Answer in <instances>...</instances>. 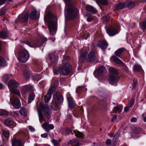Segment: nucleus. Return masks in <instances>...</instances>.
I'll list each match as a JSON object with an SVG mask.
<instances>
[{
	"instance_id": "nucleus-1",
	"label": "nucleus",
	"mask_w": 146,
	"mask_h": 146,
	"mask_svg": "<svg viewBox=\"0 0 146 146\" xmlns=\"http://www.w3.org/2000/svg\"><path fill=\"white\" fill-rule=\"evenodd\" d=\"M92 47L91 51L88 54L86 52L82 53L79 58V61L81 62H84L86 61L89 62H93L98 57L97 51L96 49L94 46Z\"/></svg>"
},
{
	"instance_id": "nucleus-2",
	"label": "nucleus",
	"mask_w": 146,
	"mask_h": 146,
	"mask_svg": "<svg viewBox=\"0 0 146 146\" xmlns=\"http://www.w3.org/2000/svg\"><path fill=\"white\" fill-rule=\"evenodd\" d=\"M71 66L69 63H63L62 65L59 68H56L53 70L54 74H57L59 73L62 75H66L71 71Z\"/></svg>"
},
{
	"instance_id": "nucleus-3",
	"label": "nucleus",
	"mask_w": 146,
	"mask_h": 146,
	"mask_svg": "<svg viewBox=\"0 0 146 146\" xmlns=\"http://www.w3.org/2000/svg\"><path fill=\"white\" fill-rule=\"evenodd\" d=\"M66 4L65 11L70 18H74L78 14L77 10L72 5L71 0H64Z\"/></svg>"
},
{
	"instance_id": "nucleus-4",
	"label": "nucleus",
	"mask_w": 146,
	"mask_h": 146,
	"mask_svg": "<svg viewBox=\"0 0 146 146\" xmlns=\"http://www.w3.org/2000/svg\"><path fill=\"white\" fill-rule=\"evenodd\" d=\"M29 56L28 51L25 49H22L18 53L17 59L21 62L25 63L28 60Z\"/></svg>"
},
{
	"instance_id": "nucleus-5",
	"label": "nucleus",
	"mask_w": 146,
	"mask_h": 146,
	"mask_svg": "<svg viewBox=\"0 0 146 146\" xmlns=\"http://www.w3.org/2000/svg\"><path fill=\"white\" fill-rule=\"evenodd\" d=\"M48 29L50 34L52 36L56 33V23L53 17L50 18L48 21Z\"/></svg>"
},
{
	"instance_id": "nucleus-6",
	"label": "nucleus",
	"mask_w": 146,
	"mask_h": 146,
	"mask_svg": "<svg viewBox=\"0 0 146 146\" xmlns=\"http://www.w3.org/2000/svg\"><path fill=\"white\" fill-rule=\"evenodd\" d=\"M63 101L62 96L59 92H56L53 96L52 104L55 106H58V105L62 103Z\"/></svg>"
},
{
	"instance_id": "nucleus-7",
	"label": "nucleus",
	"mask_w": 146,
	"mask_h": 146,
	"mask_svg": "<svg viewBox=\"0 0 146 146\" xmlns=\"http://www.w3.org/2000/svg\"><path fill=\"white\" fill-rule=\"evenodd\" d=\"M46 38L44 37H42L41 38V43L39 42L38 40H36L31 42V43L27 41H25L24 43L32 47H37L42 45L43 43L47 40Z\"/></svg>"
},
{
	"instance_id": "nucleus-8",
	"label": "nucleus",
	"mask_w": 146,
	"mask_h": 146,
	"mask_svg": "<svg viewBox=\"0 0 146 146\" xmlns=\"http://www.w3.org/2000/svg\"><path fill=\"white\" fill-rule=\"evenodd\" d=\"M39 106L41 109L44 112V117L47 119H49L52 113L49 107L46 105L44 106L41 103H40Z\"/></svg>"
},
{
	"instance_id": "nucleus-9",
	"label": "nucleus",
	"mask_w": 146,
	"mask_h": 146,
	"mask_svg": "<svg viewBox=\"0 0 146 146\" xmlns=\"http://www.w3.org/2000/svg\"><path fill=\"white\" fill-rule=\"evenodd\" d=\"M29 13L26 12L20 15L16 20L17 22H24L28 21L29 17Z\"/></svg>"
},
{
	"instance_id": "nucleus-10",
	"label": "nucleus",
	"mask_w": 146,
	"mask_h": 146,
	"mask_svg": "<svg viewBox=\"0 0 146 146\" xmlns=\"http://www.w3.org/2000/svg\"><path fill=\"white\" fill-rule=\"evenodd\" d=\"M13 100H12L11 98H10V101L12 102V104L13 106L16 109H19L21 106V104L19 99L18 98H14Z\"/></svg>"
},
{
	"instance_id": "nucleus-11",
	"label": "nucleus",
	"mask_w": 146,
	"mask_h": 146,
	"mask_svg": "<svg viewBox=\"0 0 146 146\" xmlns=\"http://www.w3.org/2000/svg\"><path fill=\"white\" fill-rule=\"evenodd\" d=\"M119 79V77L117 75H113V74H110L109 77V82L112 85L117 82Z\"/></svg>"
},
{
	"instance_id": "nucleus-12",
	"label": "nucleus",
	"mask_w": 146,
	"mask_h": 146,
	"mask_svg": "<svg viewBox=\"0 0 146 146\" xmlns=\"http://www.w3.org/2000/svg\"><path fill=\"white\" fill-rule=\"evenodd\" d=\"M42 127L47 132L49 131L50 130L54 128V126L53 124H49L46 122L44 123L42 125Z\"/></svg>"
},
{
	"instance_id": "nucleus-13",
	"label": "nucleus",
	"mask_w": 146,
	"mask_h": 146,
	"mask_svg": "<svg viewBox=\"0 0 146 146\" xmlns=\"http://www.w3.org/2000/svg\"><path fill=\"white\" fill-rule=\"evenodd\" d=\"M19 84L14 80H11L8 83V86L10 88H17L19 86Z\"/></svg>"
},
{
	"instance_id": "nucleus-14",
	"label": "nucleus",
	"mask_w": 146,
	"mask_h": 146,
	"mask_svg": "<svg viewBox=\"0 0 146 146\" xmlns=\"http://www.w3.org/2000/svg\"><path fill=\"white\" fill-rule=\"evenodd\" d=\"M106 32L110 36H113L118 33L117 30L115 29L109 28L106 29Z\"/></svg>"
},
{
	"instance_id": "nucleus-15",
	"label": "nucleus",
	"mask_w": 146,
	"mask_h": 146,
	"mask_svg": "<svg viewBox=\"0 0 146 146\" xmlns=\"http://www.w3.org/2000/svg\"><path fill=\"white\" fill-rule=\"evenodd\" d=\"M108 45V43L106 41H100L98 44V46L103 50L106 49Z\"/></svg>"
},
{
	"instance_id": "nucleus-16",
	"label": "nucleus",
	"mask_w": 146,
	"mask_h": 146,
	"mask_svg": "<svg viewBox=\"0 0 146 146\" xmlns=\"http://www.w3.org/2000/svg\"><path fill=\"white\" fill-rule=\"evenodd\" d=\"M12 146H21V140L14 138L12 140Z\"/></svg>"
},
{
	"instance_id": "nucleus-17",
	"label": "nucleus",
	"mask_w": 146,
	"mask_h": 146,
	"mask_svg": "<svg viewBox=\"0 0 146 146\" xmlns=\"http://www.w3.org/2000/svg\"><path fill=\"white\" fill-rule=\"evenodd\" d=\"M110 59L112 61L116 63L120 64L121 66H123L124 65V63L122 62L121 60L115 56L111 57Z\"/></svg>"
},
{
	"instance_id": "nucleus-18",
	"label": "nucleus",
	"mask_w": 146,
	"mask_h": 146,
	"mask_svg": "<svg viewBox=\"0 0 146 146\" xmlns=\"http://www.w3.org/2000/svg\"><path fill=\"white\" fill-rule=\"evenodd\" d=\"M29 91H34L33 87L30 85H25L22 89V92L24 93H25Z\"/></svg>"
},
{
	"instance_id": "nucleus-19",
	"label": "nucleus",
	"mask_w": 146,
	"mask_h": 146,
	"mask_svg": "<svg viewBox=\"0 0 146 146\" xmlns=\"http://www.w3.org/2000/svg\"><path fill=\"white\" fill-rule=\"evenodd\" d=\"M126 7L131 9L135 6V2L131 1H127L125 2Z\"/></svg>"
},
{
	"instance_id": "nucleus-20",
	"label": "nucleus",
	"mask_w": 146,
	"mask_h": 146,
	"mask_svg": "<svg viewBox=\"0 0 146 146\" xmlns=\"http://www.w3.org/2000/svg\"><path fill=\"white\" fill-rule=\"evenodd\" d=\"M36 13V10L35 9H33L30 14V17L33 19H36L38 17V15H37Z\"/></svg>"
},
{
	"instance_id": "nucleus-21",
	"label": "nucleus",
	"mask_w": 146,
	"mask_h": 146,
	"mask_svg": "<svg viewBox=\"0 0 146 146\" xmlns=\"http://www.w3.org/2000/svg\"><path fill=\"white\" fill-rule=\"evenodd\" d=\"M4 123L5 125L8 126H11L15 125L14 121L10 119H5L4 121Z\"/></svg>"
},
{
	"instance_id": "nucleus-22",
	"label": "nucleus",
	"mask_w": 146,
	"mask_h": 146,
	"mask_svg": "<svg viewBox=\"0 0 146 146\" xmlns=\"http://www.w3.org/2000/svg\"><path fill=\"white\" fill-rule=\"evenodd\" d=\"M106 69L103 66H102L97 70V73L99 76H101L103 73L106 72Z\"/></svg>"
},
{
	"instance_id": "nucleus-23",
	"label": "nucleus",
	"mask_w": 146,
	"mask_h": 146,
	"mask_svg": "<svg viewBox=\"0 0 146 146\" xmlns=\"http://www.w3.org/2000/svg\"><path fill=\"white\" fill-rule=\"evenodd\" d=\"M86 10L89 12H91L93 13H95L96 11L95 8L91 5H89L86 6Z\"/></svg>"
},
{
	"instance_id": "nucleus-24",
	"label": "nucleus",
	"mask_w": 146,
	"mask_h": 146,
	"mask_svg": "<svg viewBox=\"0 0 146 146\" xmlns=\"http://www.w3.org/2000/svg\"><path fill=\"white\" fill-rule=\"evenodd\" d=\"M122 110V106H117L113 108V111L114 113H119L121 112Z\"/></svg>"
},
{
	"instance_id": "nucleus-25",
	"label": "nucleus",
	"mask_w": 146,
	"mask_h": 146,
	"mask_svg": "<svg viewBox=\"0 0 146 146\" xmlns=\"http://www.w3.org/2000/svg\"><path fill=\"white\" fill-rule=\"evenodd\" d=\"M9 90L10 91L12 94H16L20 97H21L20 93L18 90L17 89L12 88H10Z\"/></svg>"
},
{
	"instance_id": "nucleus-26",
	"label": "nucleus",
	"mask_w": 146,
	"mask_h": 146,
	"mask_svg": "<svg viewBox=\"0 0 146 146\" xmlns=\"http://www.w3.org/2000/svg\"><path fill=\"white\" fill-rule=\"evenodd\" d=\"M125 49L123 48H121L119 49L115 52V55L118 56L120 57L122 53L125 51Z\"/></svg>"
},
{
	"instance_id": "nucleus-27",
	"label": "nucleus",
	"mask_w": 146,
	"mask_h": 146,
	"mask_svg": "<svg viewBox=\"0 0 146 146\" xmlns=\"http://www.w3.org/2000/svg\"><path fill=\"white\" fill-rule=\"evenodd\" d=\"M126 7L125 3H121L118 4L115 6L116 9H121Z\"/></svg>"
},
{
	"instance_id": "nucleus-28",
	"label": "nucleus",
	"mask_w": 146,
	"mask_h": 146,
	"mask_svg": "<svg viewBox=\"0 0 146 146\" xmlns=\"http://www.w3.org/2000/svg\"><path fill=\"white\" fill-rule=\"evenodd\" d=\"M38 112L39 121L40 123H42L44 121V116L40 109H38Z\"/></svg>"
},
{
	"instance_id": "nucleus-29",
	"label": "nucleus",
	"mask_w": 146,
	"mask_h": 146,
	"mask_svg": "<svg viewBox=\"0 0 146 146\" xmlns=\"http://www.w3.org/2000/svg\"><path fill=\"white\" fill-rule=\"evenodd\" d=\"M11 76L8 74H5L2 77L3 81L6 84H8V80L9 79Z\"/></svg>"
},
{
	"instance_id": "nucleus-30",
	"label": "nucleus",
	"mask_w": 146,
	"mask_h": 146,
	"mask_svg": "<svg viewBox=\"0 0 146 146\" xmlns=\"http://www.w3.org/2000/svg\"><path fill=\"white\" fill-rule=\"evenodd\" d=\"M23 73L24 76L26 78H30L31 74L28 69H25L23 71Z\"/></svg>"
},
{
	"instance_id": "nucleus-31",
	"label": "nucleus",
	"mask_w": 146,
	"mask_h": 146,
	"mask_svg": "<svg viewBox=\"0 0 146 146\" xmlns=\"http://www.w3.org/2000/svg\"><path fill=\"white\" fill-rule=\"evenodd\" d=\"M7 65L6 61L2 56H0V66H5Z\"/></svg>"
},
{
	"instance_id": "nucleus-32",
	"label": "nucleus",
	"mask_w": 146,
	"mask_h": 146,
	"mask_svg": "<svg viewBox=\"0 0 146 146\" xmlns=\"http://www.w3.org/2000/svg\"><path fill=\"white\" fill-rule=\"evenodd\" d=\"M109 70L111 73L110 74H113V75H117L118 72L116 69L114 68H110L109 69Z\"/></svg>"
},
{
	"instance_id": "nucleus-33",
	"label": "nucleus",
	"mask_w": 146,
	"mask_h": 146,
	"mask_svg": "<svg viewBox=\"0 0 146 146\" xmlns=\"http://www.w3.org/2000/svg\"><path fill=\"white\" fill-rule=\"evenodd\" d=\"M8 36V34L5 31L0 32V38H6Z\"/></svg>"
},
{
	"instance_id": "nucleus-34",
	"label": "nucleus",
	"mask_w": 146,
	"mask_h": 146,
	"mask_svg": "<svg viewBox=\"0 0 146 146\" xmlns=\"http://www.w3.org/2000/svg\"><path fill=\"white\" fill-rule=\"evenodd\" d=\"M35 95L33 93H32L29 95L28 99V102L31 103L34 99Z\"/></svg>"
},
{
	"instance_id": "nucleus-35",
	"label": "nucleus",
	"mask_w": 146,
	"mask_h": 146,
	"mask_svg": "<svg viewBox=\"0 0 146 146\" xmlns=\"http://www.w3.org/2000/svg\"><path fill=\"white\" fill-rule=\"evenodd\" d=\"M51 95L50 94H49L47 93L44 96V101L46 103H48L50 101L51 98Z\"/></svg>"
},
{
	"instance_id": "nucleus-36",
	"label": "nucleus",
	"mask_w": 146,
	"mask_h": 146,
	"mask_svg": "<svg viewBox=\"0 0 146 146\" xmlns=\"http://www.w3.org/2000/svg\"><path fill=\"white\" fill-rule=\"evenodd\" d=\"M133 68L134 70L135 71H139L141 70V67L139 65H134Z\"/></svg>"
},
{
	"instance_id": "nucleus-37",
	"label": "nucleus",
	"mask_w": 146,
	"mask_h": 146,
	"mask_svg": "<svg viewBox=\"0 0 146 146\" xmlns=\"http://www.w3.org/2000/svg\"><path fill=\"white\" fill-rule=\"evenodd\" d=\"M8 113L7 111L3 109L0 110V116H6L8 115Z\"/></svg>"
},
{
	"instance_id": "nucleus-38",
	"label": "nucleus",
	"mask_w": 146,
	"mask_h": 146,
	"mask_svg": "<svg viewBox=\"0 0 146 146\" xmlns=\"http://www.w3.org/2000/svg\"><path fill=\"white\" fill-rule=\"evenodd\" d=\"M74 132L75 134V135L77 137H83V133L78 131L74 130Z\"/></svg>"
},
{
	"instance_id": "nucleus-39",
	"label": "nucleus",
	"mask_w": 146,
	"mask_h": 146,
	"mask_svg": "<svg viewBox=\"0 0 146 146\" xmlns=\"http://www.w3.org/2000/svg\"><path fill=\"white\" fill-rule=\"evenodd\" d=\"M141 27L143 30H145L146 29V19H145L142 22Z\"/></svg>"
},
{
	"instance_id": "nucleus-40",
	"label": "nucleus",
	"mask_w": 146,
	"mask_h": 146,
	"mask_svg": "<svg viewBox=\"0 0 146 146\" xmlns=\"http://www.w3.org/2000/svg\"><path fill=\"white\" fill-rule=\"evenodd\" d=\"M87 90V89L83 87H79L78 89L76 90V91L78 92H86Z\"/></svg>"
},
{
	"instance_id": "nucleus-41",
	"label": "nucleus",
	"mask_w": 146,
	"mask_h": 146,
	"mask_svg": "<svg viewBox=\"0 0 146 146\" xmlns=\"http://www.w3.org/2000/svg\"><path fill=\"white\" fill-rule=\"evenodd\" d=\"M20 113L22 115L25 116L27 115V113L26 112L25 108L23 107L21 109L20 111Z\"/></svg>"
},
{
	"instance_id": "nucleus-42",
	"label": "nucleus",
	"mask_w": 146,
	"mask_h": 146,
	"mask_svg": "<svg viewBox=\"0 0 146 146\" xmlns=\"http://www.w3.org/2000/svg\"><path fill=\"white\" fill-rule=\"evenodd\" d=\"M55 89V87L53 86H52L50 87L49 88L48 93L52 95L53 92L54 91Z\"/></svg>"
},
{
	"instance_id": "nucleus-43",
	"label": "nucleus",
	"mask_w": 146,
	"mask_h": 146,
	"mask_svg": "<svg viewBox=\"0 0 146 146\" xmlns=\"http://www.w3.org/2000/svg\"><path fill=\"white\" fill-rule=\"evenodd\" d=\"M49 58L52 62H54L56 61V58L54 54H52L49 57Z\"/></svg>"
},
{
	"instance_id": "nucleus-44",
	"label": "nucleus",
	"mask_w": 146,
	"mask_h": 146,
	"mask_svg": "<svg viewBox=\"0 0 146 146\" xmlns=\"http://www.w3.org/2000/svg\"><path fill=\"white\" fill-rule=\"evenodd\" d=\"M102 5H106L108 3L107 0H97Z\"/></svg>"
},
{
	"instance_id": "nucleus-45",
	"label": "nucleus",
	"mask_w": 146,
	"mask_h": 146,
	"mask_svg": "<svg viewBox=\"0 0 146 146\" xmlns=\"http://www.w3.org/2000/svg\"><path fill=\"white\" fill-rule=\"evenodd\" d=\"M135 100L134 99H132L129 102L128 106L129 107H132L134 104Z\"/></svg>"
},
{
	"instance_id": "nucleus-46",
	"label": "nucleus",
	"mask_w": 146,
	"mask_h": 146,
	"mask_svg": "<svg viewBox=\"0 0 146 146\" xmlns=\"http://www.w3.org/2000/svg\"><path fill=\"white\" fill-rule=\"evenodd\" d=\"M110 17L108 15H107L103 17L102 19L103 20L105 21L108 22L110 20Z\"/></svg>"
},
{
	"instance_id": "nucleus-47",
	"label": "nucleus",
	"mask_w": 146,
	"mask_h": 146,
	"mask_svg": "<svg viewBox=\"0 0 146 146\" xmlns=\"http://www.w3.org/2000/svg\"><path fill=\"white\" fill-rule=\"evenodd\" d=\"M4 136L7 138H8L9 137V132L7 131H4L3 132Z\"/></svg>"
},
{
	"instance_id": "nucleus-48",
	"label": "nucleus",
	"mask_w": 146,
	"mask_h": 146,
	"mask_svg": "<svg viewBox=\"0 0 146 146\" xmlns=\"http://www.w3.org/2000/svg\"><path fill=\"white\" fill-rule=\"evenodd\" d=\"M52 142L54 144V146H60L59 143L56 140H52Z\"/></svg>"
},
{
	"instance_id": "nucleus-49",
	"label": "nucleus",
	"mask_w": 146,
	"mask_h": 146,
	"mask_svg": "<svg viewBox=\"0 0 146 146\" xmlns=\"http://www.w3.org/2000/svg\"><path fill=\"white\" fill-rule=\"evenodd\" d=\"M68 106L70 108H73L74 107V102H68Z\"/></svg>"
},
{
	"instance_id": "nucleus-50",
	"label": "nucleus",
	"mask_w": 146,
	"mask_h": 146,
	"mask_svg": "<svg viewBox=\"0 0 146 146\" xmlns=\"http://www.w3.org/2000/svg\"><path fill=\"white\" fill-rule=\"evenodd\" d=\"M33 78L34 79L38 80L41 78V76L39 75H36L34 76Z\"/></svg>"
},
{
	"instance_id": "nucleus-51",
	"label": "nucleus",
	"mask_w": 146,
	"mask_h": 146,
	"mask_svg": "<svg viewBox=\"0 0 146 146\" xmlns=\"http://www.w3.org/2000/svg\"><path fill=\"white\" fill-rule=\"evenodd\" d=\"M94 19V18L92 16H90L88 17L87 19V20L88 22H90L92 21Z\"/></svg>"
},
{
	"instance_id": "nucleus-52",
	"label": "nucleus",
	"mask_w": 146,
	"mask_h": 146,
	"mask_svg": "<svg viewBox=\"0 0 146 146\" xmlns=\"http://www.w3.org/2000/svg\"><path fill=\"white\" fill-rule=\"evenodd\" d=\"M67 98L68 102H74L73 99L71 96L68 97Z\"/></svg>"
},
{
	"instance_id": "nucleus-53",
	"label": "nucleus",
	"mask_w": 146,
	"mask_h": 146,
	"mask_svg": "<svg viewBox=\"0 0 146 146\" xmlns=\"http://www.w3.org/2000/svg\"><path fill=\"white\" fill-rule=\"evenodd\" d=\"M137 84V81L136 80H133V88L135 87Z\"/></svg>"
},
{
	"instance_id": "nucleus-54",
	"label": "nucleus",
	"mask_w": 146,
	"mask_h": 146,
	"mask_svg": "<svg viewBox=\"0 0 146 146\" xmlns=\"http://www.w3.org/2000/svg\"><path fill=\"white\" fill-rule=\"evenodd\" d=\"M117 139H115L114 138H113V139L112 140V143L114 146H115L117 144Z\"/></svg>"
},
{
	"instance_id": "nucleus-55",
	"label": "nucleus",
	"mask_w": 146,
	"mask_h": 146,
	"mask_svg": "<svg viewBox=\"0 0 146 146\" xmlns=\"http://www.w3.org/2000/svg\"><path fill=\"white\" fill-rule=\"evenodd\" d=\"M76 139H74L69 141V142L68 143V144H72L76 142Z\"/></svg>"
},
{
	"instance_id": "nucleus-56",
	"label": "nucleus",
	"mask_w": 146,
	"mask_h": 146,
	"mask_svg": "<svg viewBox=\"0 0 146 146\" xmlns=\"http://www.w3.org/2000/svg\"><path fill=\"white\" fill-rule=\"evenodd\" d=\"M130 121L131 122H135L137 121V119L136 117H133L131 118Z\"/></svg>"
},
{
	"instance_id": "nucleus-57",
	"label": "nucleus",
	"mask_w": 146,
	"mask_h": 146,
	"mask_svg": "<svg viewBox=\"0 0 146 146\" xmlns=\"http://www.w3.org/2000/svg\"><path fill=\"white\" fill-rule=\"evenodd\" d=\"M111 143V140L109 139H107L106 141V143L107 145H110Z\"/></svg>"
},
{
	"instance_id": "nucleus-58",
	"label": "nucleus",
	"mask_w": 146,
	"mask_h": 146,
	"mask_svg": "<svg viewBox=\"0 0 146 146\" xmlns=\"http://www.w3.org/2000/svg\"><path fill=\"white\" fill-rule=\"evenodd\" d=\"M142 117H143V121L146 122V113H143L142 115Z\"/></svg>"
},
{
	"instance_id": "nucleus-59",
	"label": "nucleus",
	"mask_w": 146,
	"mask_h": 146,
	"mask_svg": "<svg viewBox=\"0 0 146 146\" xmlns=\"http://www.w3.org/2000/svg\"><path fill=\"white\" fill-rule=\"evenodd\" d=\"M41 136L42 137L46 138L48 137V135L46 133H44V134H41Z\"/></svg>"
},
{
	"instance_id": "nucleus-60",
	"label": "nucleus",
	"mask_w": 146,
	"mask_h": 146,
	"mask_svg": "<svg viewBox=\"0 0 146 146\" xmlns=\"http://www.w3.org/2000/svg\"><path fill=\"white\" fill-rule=\"evenodd\" d=\"M130 107H129L128 106L127 107H125L124 109V111L126 112H127L129 110V108Z\"/></svg>"
},
{
	"instance_id": "nucleus-61",
	"label": "nucleus",
	"mask_w": 146,
	"mask_h": 146,
	"mask_svg": "<svg viewBox=\"0 0 146 146\" xmlns=\"http://www.w3.org/2000/svg\"><path fill=\"white\" fill-rule=\"evenodd\" d=\"M119 135L117 133L115 134L114 136H113V138L117 139Z\"/></svg>"
},
{
	"instance_id": "nucleus-62",
	"label": "nucleus",
	"mask_w": 146,
	"mask_h": 146,
	"mask_svg": "<svg viewBox=\"0 0 146 146\" xmlns=\"http://www.w3.org/2000/svg\"><path fill=\"white\" fill-rule=\"evenodd\" d=\"M6 0H0V6L3 4Z\"/></svg>"
},
{
	"instance_id": "nucleus-63",
	"label": "nucleus",
	"mask_w": 146,
	"mask_h": 146,
	"mask_svg": "<svg viewBox=\"0 0 146 146\" xmlns=\"http://www.w3.org/2000/svg\"><path fill=\"white\" fill-rule=\"evenodd\" d=\"M117 115H115L113 116V118L111 120V121L112 122H113L115 119L117 118Z\"/></svg>"
},
{
	"instance_id": "nucleus-64",
	"label": "nucleus",
	"mask_w": 146,
	"mask_h": 146,
	"mask_svg": "<svg viewBox=\"0 0 146 146\" xmlns=\"http://www.w3.org/2000/svg\"><path fill=\"white\" fill-rule=\"evenodd\" d=\"M82 145V143H80L77 142L76 144L74 145H73L72 146H81Z\"/></svg>"
}]
</instances>
